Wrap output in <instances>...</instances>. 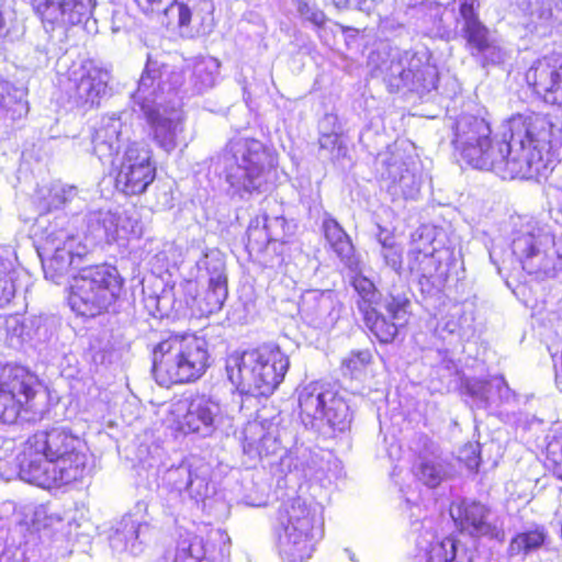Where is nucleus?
Instances as JSON below:
<instances>
[{"instance_id": "obj_14", "label": "nucleus", "mask_w": 562, "mask_h": 562, "mask_svg": "<svg viewBox=\"0 0 562 562\" xmlns=\"http://www.w3.org/2000/svg\"><path fill=\"white\" fill-rule=\"evenodd\" d=\"M170 422L176 431L182 435L199 432L213 424L210 401L198 393H183L175 398L169 411Z\"/></svg>"}, {"instance_id": "obj_36", "label": "nucleus", "mask_w": 562, "mask_h": 562, "mask_svg": "<svg viewBox=\"0 0 562 562\" xmlns=\"http://www.w3.org/2000/svg\"><path fill=\"white\" fill-rule=\"evenodd\" d=\"M512 248L514 255L519 260L532 258L539 252L536 237L531 233L516 236L513 240Z\"/></svg>"}, {"instance_id": "obj_5", "label": "nucleus", "mask_w": 562, "mask_h": 562, "mask_svg": "<svg viewBox=\"0 0 562 562\" xmlns=\"http://www.w3.org/2000/svg\"><path fill=\"white\" fill-rule=\"evenodd\" d=\"M124 278L113 265L101 262L83 267L71 277L68 303L82 317L109 312L121 296Z\"/></svg>"}, {"instance_id": "obj_10", "label": "nucleus", "mask_w": 562, "mask_h": 562, "mask_svg": "<svg viewBox=\"0 0 562 562\" xmlns=\"http://www.w3.org/2000/svg\"><path fill=\"white\" fill-rule=\"evenodd\" d=\"M350 283L358 295L356 304L364 326L380 344L393 342L398 334V326L389 322L379 311L382 295L374 282L368 277L357 273Z\"/></svg>"}, {"instance_id": "obj_25", "label": "nucleus", "mask_w": 562, "mask_h": 562, "mask_svg": "<svg viewBox=\"0 0 562 562\" xmlns=\"http://www.w3.org/2000/svg\"><path fill=\"white\" fill-rule=\"evenodd\" d=\"M54 464L56 488H58L82 479L87 465V457L76 447Z\"/></svg>"}, {"instance_id": "obj_17", "label": "nucleus", "mask_w": 562, "mask_h": 562, "mask_svg": "<svg viewBox=\"0 0 562 562\" xmlns=\"http://www.w3.org/2000/svg\"><path fill=\"white\" fill-rule=\"evenodd\" d=\"M561 133L548 116L536 114L528 119L510 117L501 125L497 136L501 140H559Z\"/></svg>"}, {"instance_id": "obj_22", "label": "nucleus", "mask_w": 562, "mask_h": 562, "mask_svg": "<svg viewBox=\"0 0 562 562\" xmlns=\"http://www.w3.org/2000/svg\"><path fill=\"white\" fill-rule=\"evenodd\" d=\"M26 440L53 463L67 456L79 443L77 437L63 429L36 431Z\"/></svg>"}, {"instance_id": "obj_28", "label": "nucleus", "mask_w": 562, "mask_h": 562, "mask_svg": "<svg viewBox=\"0 0 562 562\" xmlns=\"http://www.w3.org/2000/svg\"><path fill=\"white\" fill-rule=\"evenodd\" d=\"M547 539V532L543 527L517 532L509 542L508 551L510 555L526 557L540 549Z\"/></svg>"}, {"instance_id": "obj_39", "label": "nucleus", "mask_w": 562, "mask_h": 562, "mask_svg": "<svg viewBox=\"0 0 562 562\" xmlns=\"http://www.w3.org/2000/svg\"><path fill=\"white\" fill-rule=\"evenodd\" d=\"M164 12L169 15L172 13H177L178 15V24L180 27L189 26L191 18H192V11L191 9L183 3H171L169 7L164 9Z\"/></svg>"}, {"instance_id": "obj_7", "label": "nucleus", "mask_w": 562, "mask_h": 562, "mask_svg": "<svg viewBox=\"0 0 562 562\" xmlns=\"http://www.w3.org/2000/svg\"><path fill=\"white\" fill-rule=\"evenodd\" d=\"M110 177L119 194L125 198L145 194L157 178L153 151L139 143L128 144L119 160L112 164Z\"/></svg>"}, {"instance_id": "obj_4", "label": "nucleus", "mask_w": 562, "mask_h": 562, "mask_svg": "<svg viewBox=\"0 0 562 562\" xmlns=\"http://www.w3.org/2000/svg\"><path fill=\"white\" fill-rule=\"evenodd\" d=\"M183 81L184 77L180 70L148 58L132 98L153 128L156 140H173L182 132L181 113L173 111L170 116H164L160 108L166 97L176 93Z\"/></svg>"}, {"instance_id": "obj_2", "label": "nucleus", "mask_w": 562, "mask_h": 562, "mask_svg": "<svg viewBox=\"0 0 562 562\" xmlns=\"http://www.w3.org/2000/svg\"><path fill=\"white\" fill-rule=\"evenodd\" d=\"M157 385L170 389L200 381L213 364L210 344L195 331H169L149 351Z\"/></svg>"}, {"instance_id": "obj_6", "label": "nucleus", "mask_w": 562, "mask_h": 562, "mask_svg": "<svg viewBox=\"0 0 562 562\" xmlns=\"http://www.w3.org/2000/svg\"><path fill=\"white\" fill-rule=\"evenodd\" d=\"M319 524L311 504L302 496L283 499L276 513V544L288 562H303L311 558Z\"/></svg>"}, {"instance_id": "obj_9", "label": "nucleus", "mask_w": 562, "mask_h": 562, "mask_svg": "<svg viewBox=\"0 0 562 562\" xmlns=\"http://www.w3.org/2000/svg\"><path fill=\"white\" fill-rule=\"evenodd\" d=\"M479 7V0H453L451 11L454 13L456 27L472 56L498 64L504 60L505 53L480 20Z\"/></svg>"}, {"instance_id": "obj_11", "label": "nucleus", "mask_w": 562, "mask_h": 562, "mask_svg": "<svg viewBox=\"0 0 562 562\" xmlns=\"http://www.w3.org/2000/svg\"><path fill=\"white\" fill-rule=\"evenodd\" d=\"M384 81L392 92L407 88L418 93L437 88L438 71L431 65H424L420 58L408 52L393 58L385 69Z\"/></svg>"}, {"instance_id": "obj_13", "label": "nucleus", "mask_w": 562, "mask_h": 562, "mask_svg": "<svg viewBox=\"0 0 562 562\" xmlns=\"http://www.w3.org/2000/svg\"><path fill=\"white\" fill-rule=\"evenodd\" d=\"M407 260L408 270L417 277L422 291L429 293L446 288L450 277V263L431 245L427 249L412 248Z\"/></svg>"}, {"instance_id": "obj_20", "label": "nucleus", "mask_w": 562, "mask_h": 562, "mask_svg": "<svg viewBox=\"0 0 562 562\" xmlns=\"http://www.w3.org/2000/svg\"><path fill=\"white\" fill-rule=\"evenodd\" d=\"M35 12L50 23L76 25L88 18L92 0H29Z\"/></svg>"}, {"instance_id": "obj_15", "label": "nucleus", "mask_w": 562, "mask_h": 562, "mask_svg": "<svg viewBox=\"0 0 562 562\" xmlns=\"http://www.w3.org/2000/svg\"><path fill=\"white\" fill-rule=\"evenodd\" d=\"M69 80L70 98L75 104L90 109L99 105L100 100L105 95L111 75L93 61H85L71 72Z\"/></svg>"}, {"instance_id": "obj_24", "label": "nucleus", "mask_w": 562, "mask_h": 562, "mask_svg": "<svg viewBox=\"0 0 562 562\" xmlns=\"http://www.w3.org/2000/svg\"><path fill=\"white\" fill-rule=\"evenodd\" d=\"M243 450L251 458H262L274 452L277 440L260 422L249 424L244 432Z\"/></svg>"}, {"instance_id": "obj_3", "label": "nucleus", "mask_w": 562, "mask_h": 562, "mask_svg": "<svg viewBox=\"0 0 562 562\" xmlns=\"http://www.w3.org/2000/svg\"><path fill=\"white\" fill-rule=\"evenodd\" d=\"M229 382L240 395L269 397L282 384L290 369V358L276 342L235 351L226 358Z\"/></svg>"}, {"instance_id": "obj_8", "label": "nucleus", "mask_w": 562, "mask_h": 562, "mask_svg": "<svg viewBox=\"0 0 562 562\" xmlns=\"http://www.w3.org/2000/svg\"><path fill=\"white\" fill-rule=\"evenodd\" d=\"M40 380L24 366L5 363L0 367V422L15 423L33 409Z\"/></svg>"}, {"instance_id": "obj_30", "label": "nucleus", "mask_w": 562, "mask_h": 562, "mask_svg": "<svg viewBox=\"0 0 562 562\" xmlns=\"http://www.w3.org/2000/svg\"><path fill=\"white\" fill-rule=\"evenodd\" d=\"M457 136L464 140H490L492 130L490 124L481 117L462 116L456 124Z\"/></svg>"}, {"instance_id": "obj_26", "label": "nucleus", "mask_w": 562, "mask_h": 562, "mask_svg": "<svg viewBox=\"0 0 562 562\" xmlns=\"http://www.w3.org/2000/svg\"><path fill=\"white\" fill-rule=\"evenodd\" d=\"M323 228L327 243L340 260L348 266L355 263V248L351 239L337 221L333 218L325 220Z\"/></svg>"}, {"instance_id": "obj_41", "label": "nucleus", "mask_w": 562, "mask_h": 562, "mask_svg": "<svg viewBox=\"0 0 562 562\" xmlns=\"http://www.w3.org/2000/svg\"><path fill=\"white\" fill-rule=\"evenodd\" d=\"M318 128L323 137H337L339 126H337V116L334 114H326L318 124Z\"/></svg>"}, {"instance_id": "obj_27", "label": "nucleus", "mask_w": 562, "mask_h": 562, "mask_svg": "<svg viewBox=\"0 0 562 562\" xmlns=\"http://www.w3.org/2000/svg\"><path fill=\"white\" fill-rule=\"evenodd\" d=\"M220 69V61L213 57L196 60L190 76L192 93H203L214 87Z\"/></svg>"}, {"instance_id": "obj_35", "label": "nucleus", "mask_w": 562, "mask_h": 562, "mask_svg": "<svg viewBox=\"0 0 562 562\" xmlns=\"http://www.w3.org/2000/svg\"><path fill=\"white\" fill-rule=\"evenodd\" d=\"M419 481L429 487H437L443 480V471L440 464L431 460H423L415 472Z\"/></svg>"}, {"instance_id": "obj_33", "label": "nucleus", "mask_w": 562, "mask_h": 562, "mask_svg": "<svg viewBox=\"0 0 562 562\" xmlns=\"http://www.w3.org/2000/svg\"><path fill=\"white\" fill-rule=\"evenodd\" d=\"M16 293V277L12 267L0 259V307L11 303Z\"/></svg>"}, {"instance_id": "obj_12", "label": "nucleus", "mask_w": 562, "mask_h": 562, "mask_svg": "<svg viewBox=\"0 0 562 562\" xmlns=\"http://www.w3.org/2000/svg\"><path fill=\"white\" fill-rule=\"evenodd\" d=\"M490 514L491 508L475 499L456 501L449 507V515L460 532L503 541L505 532L488 521Z\"/></svg>"}, {"instance_id": "obj_34", "label": "nucleus", "mask_w": 562, "mask_h": 562, "mask_svg": "<svg viewBox=\"0 0 562 562\" xmlns=\"http://www.w3.org/2000/svg\"><path fill=\"white\" fill-rule=\"evenodd\" d=\"M22 92L13 88L10 82L0 79V109L21 114L25 104L21 101Z\"/></svg>"}, {"instance_id": "obj_44", "label": "nucleus", "mask_w": 562, "mask_h": 562, "mask_svg": "<svg viewBox=\"0 0 562 562\" xmlns=\"http://www.w3.org/2000/svg\"><path fill=\"white\" fill-rule=\"evenodd\" d=\"M471 450L472 454H473V460L476 461L479 459V452H477V449H476V446H474L473 443H469L464 447V450Z\"/></svg>"}, {"instance_id": "obj_23", "label": "nucleus", "mask_w": 562, "mask_h": 562, "mask_svg": "<svg viewBox=\"0 0 562 562\" xmlns=\"http://www.w3.org/2000/svg\"><path fill=\"white\" fill-rule=\"evenodd\" d=\"M418 165L419 161L390 164L387 167L389 188L398 190L403 195L418 191L422 183V170Z\"/></svg>"}, {"instance_id": "obj_37", "label": "nucleus", "mask_w": 562, "mask_h": 562, "mask_svg": "<svg viewBox=\"0 0 562 562\" xmlns=\"http://www.w3.org/2000/svg\"><path fill=\"white\" fill-rule=\"evenodd\" d=\"M544 467L555 480L562 482V440L547 446Z\"/></svg>"}, {"instance_id": "obj_16", "label": "nucleus", "mask_w": 562, "mask_h": 562, "mask_svg": "<svg viewBox=\"0 0 562 562\" xmlns=\"http://www.w3.org/2000/svg\"><path fill=\"white\" fill-rule=\"evenodd\" d=\"M526 80L547 103L562 106V55L535 61L526 72Z\"/></svg>"}, {"instance_id": "obj_43", "label": "nucleus", "mask_w": 562, "mask_h": 562, "mask_svg": "<svg viewBox=\"0 0 562 562\" xmlns=\"http://www.w3.org/2000/svg\"><path fill=\"white\" fill-rule=\"evenodd\" d=\"M48 269H53L57 274H63L64 272H67V267L61 262L60 257L58 255H54L48 263Z\"/></svg>"}, {"instance_id": "obj_31", "label": "nucleus", "mask_w": 562, "mask_h": 562, "mask_svg": "<svg viewBox=\"0 0 562 562\" xmlns=\"http://www.w3.org/2000/svg\"><path fill=\"white\" fill-rule=\"evenodd\" d=\"M91 140H119L124 135L123 123L119 117L108 116L90 123Z\"/></svg>"}, {"instance_id": "obj_38", "label": "nucleus", "mask_w": 562, "mask_h": 562, "mask_svg": "<svg viewBox=\"0 0 562 562\" xmlns=\"http://www.w3.org/2000/svg\"><path fill=\"white\" fill-rule=\"evenodd\" d=\"M211 294L215 296V305L221 307L227 296V278L224 274L210 279L207 295Z\"/></svg>"}, {"instance_id": "obj_1", "label": "nucleus", "mask_w": 562, "mask_h": 562, "mask_svg": "<svg viewBox=\"0 0 562 562\" xmlns=\"http://www.w3.org/2000/svg\"><path fill=\"white\" fill-rule=\"evenodd\" d=\"M561 143H459L454 156L460 165L491 170L503 180H527L553 170L561 158Z\"/></svg>"}, {"instance_id": "obj_40", "label": "nucleus", "mask_w": 562, "mask_h": 562, "mask_svg": "<svg viewBox=\"0 0 562 562\" xmlns=\"http://www.w3.org/2000/svg\"><path fill=\"white\" fill-rule=\"evenodd\" d=\"M297 11L307 21L314 23L315 25H323L326 21V15L323 11L311 7L306 2H300L297 7Z\"/></svg>"}, {"instance_id": "obj_21", "label": "nucleus", "mask_w": 562, "mask_h": 562, "mask_svg": "<svg viewBox=\"0 0 562 562\" xmlns=\"http://www.w3.org/2000/svg\"><path fill=\"white\" fill-rule=\"evenodd\" d=\"M259 153H250L245 157V164L236 161L226 168V180L237 192L258 191L262 184L265 166Z\"/></svg>"}, {"instance_id": "obj_29", "label": "nucleus", "mask_w": 562, "mask_h": 562, "mask_svg": "<svg viewBox=\"0 0 562 562\" xmlns=\"http://www.w3.org/2000/svg\"><path fill=\"white\" fill-rule=\"evenodd\" d=\"M373 362L372 352L369 349L351 350L340 361L342 375L350 379H359L364 375L368 368Z\"/></svg>"}, {"instance_id": "obj_19", "label": "nucleus", "mask_w": 562, "mask_h": 562, "mask_svg": "<svg viewBox=\"0 0 562 562\" xmlns=\"http://www.w3.org/2000/svg\"><path fill=\"white\" fill-rule=\"evenodd\" d=\"M18 476L45 490L56 488L55 464L27 440L15 458Z\"/></svg>"}, {"instance_id": "obj_32", "label": "nucleus", "mask_w": 562, "mask_h": 562, "mask_svg": "<svg viewBox=\"0 0 562 562\" xmlns=\"http://www.w3.org/2000/svg\"><path fill=\"white\" fill-rule=\"evenodd\" d=\"M412 302L406 294L389 293L383 302V307L389 316V322H396L406 319L411 314Z\"/></svg>"}, {"instance_id": "obj_18", "label": "nucleus", "mask_w": 562, "mask_h": 562, "mask_svg": "<svg viewBox=\"0 0 562 562\" xmlns=\"http://www.w3.org/2000/svg\"><path fill=\"white\" fill-rule=\"evenodd\" d=\"M300 408L313 419H325L334 431L342 432L350 428L352 415L347 402L338 396H333L325 402L323 393H307L300 397Z\"/></svg>"}, {"instance_id": "obj_42", "label": "nucleus", "mask_w": 562, "mask_h": 562, "mask_svg": "<svg viewBox=\"0 0 562 562\" xmlns=\"http://www.w3.org/2000/svg\"><path fill=\"white\" fill-rule=\"evenodd\" d=\"M138 7L145 12L160 11L165 0H135Z\"/></svg>"}]
</instances>
